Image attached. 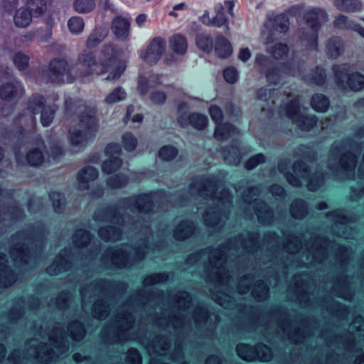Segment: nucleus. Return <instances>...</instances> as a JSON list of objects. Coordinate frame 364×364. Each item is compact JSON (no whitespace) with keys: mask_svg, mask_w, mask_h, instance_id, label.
<instances>
[{"mask_svg":"<svg viewBox=\"0 0 364 364\" xmlns=\"http://www.w3.org/2000/svg\"><path fill=\"white\" fill-rule=\"evenodd\" d=\"M13 60L16 68L19 70H23L27 68L29 58L27 55L18 53L14 55Z\"/></svg>","mask_w":364,"mask_h":364,"instance_id":"obj_40","label":"nucleus"},{"mask_svg":"<svg viewBox=\"0 0 364 364\" xmlns=\"http://www.w3.org/2000/svg\"><path fill=\"white\" fill-rule=\"evenodd\" d=\"M56 107L54 105H48L47 100L41 95H34L28 102V114L25 116L26 120H28L31 124L35 121L34 115L41 111V122L43 127H48L54 118V114Z\"/></svg>","mask_w":364,"mask_h":364,"instance_id":"obj_3","label":"nucleus"},{"mask_svg":"<svg viewBox=\"0 0 364 364\" xmlns=\"http://www.w3.org/2000/svg\"><path fill=\"white\" fill-rule=\"evenodd\" d=\"M223 155L225 161L230 164L237 165L241 161L240 152L237 149L232 148L231 151L226 153L224 150Z\"/></svg>","mask_w":364,"mask_h":364,"instance_id":"obj_34","label":"nucleus"},{"mask_svg":"<svg viewBox=\"0 0 364 364\" xmlns=\"http://www.w3.org/2000/svg\"><path fill=\"white\" fill-rule=\"evenodd\" d=\"M126 96L127 94L124 90L121 87H118L107 95L105 99V102L107 104L117 103L124 100L126 98Z\"/></svg>","mask_w":364,"mask_h":364,"instance_id":"obj_30","label":"nucleus"},{"mask_svg":"<svg viewBox=\"0 0 364 364\" xmlns=\"http://www.w3.org/2000/svg\"><path fill=\"white\" fill-rule=\"evenodd\" d=\"M309 31L303 33L302 41H306L310 48L316 47L317 31L323 22L327 20L326 13L319 8H310L304 14Z\"/></svg>","mask_w":364,"mask_h":364,"instance_id":"obj_4","label":"nucleus"},{"mask_svg":"<svg viewBox=\"0 0 364 364\" xmlns=\"http://www.w3.org/2000/svg\"><path fill=\"white\" fill-rule=\"evenodd\" d=\"M269 63V60L264 55H257L255 58V65L259 66L261 68H264L267 66Z\"/></svg>","mask_w":364,"mask_h":364,"instance_id":"obj_50","label":"nucleus"},{"mask_svg":"<svg viewBox=\"0 0 364 364\" xmlns=\"http://www.w3.org/2000/svg\"><path fill=\"white\" fill-rule=\"evenodd\" d=\"M280 71L278 69H274L272 70H269L266 73V77L267 80L270 83L277 84L279 82V75Z\"/></svg>","mask_w":364,"mask_h":364,"instance_id":"obj_47","label":"nucleus"},{"mask_svg":"<svg viewBox=\"0 0 364 364\" xmlns=\"http://www.w3.org/2000/svg\"><path fill=\"white\" fill-rule=\"evenodd\" d=\"M90 240V233L84 230L77 231L73 237V241L78 247L85 246Z\"/></svg>","mask_w":364,"mask_h":364,"instance_id":"obj_36","label":"nucleus"},{"mask_svg":"<svg viewBox=\"0 0 364 364\" xmlns=\"http://www.w3.org/2000/svg\"><path fill=\"white\" fill-rule=\"evenodd\" d=\"M340 164L344 170L354 169L356 164V158L353 154L349 153L341 158Z\"/></svg>","mask_w":364,"mask_h":364,"instance_id":"obj_37","label":"nucleus"},{"mask_svg":"<svg viewBox=\"0 0 364 364\" xmlns=\"http://www.w3.org/2000/svg\"><path fill=\"white\" fill-rule=\"evenodd\" d=\"M198 48L205 53H210L213 50V42L209 35L199 34L196 39Z\"/></svg>","mask_w":364,"mask_h":364,"instance_id":"obj_28","label":"nucleus"},{"mask_svg":"<svg viewBox=\"0 0 364 364\" xmlns=\"http://www.w3.org/2000/svg\"><path fill=\"white\" fill-rule=\"evenodd\" d=\"M250 57H251V52L249 48H245L240 49L239 54H238V58L240 60H242L243 62H246L247 60H248L250 59Z\"/></svg>","mask_w":364,"mask_h":364,"instance_id":"obj_52","label":"nucleus"},{"mask_svg":"<svg viewBox=\"0 0 364 364\" xmlns=\"http://www.w3.org/2000/svg\"><path fill=\"white\" fill-rule=\"evenodd\" d=\"M122 150L117 144H109L105 149V154L107 159L102 165V171L109 174L117 170L122 166V161L119 159Z\"/></svg>","mask_w":364,"mask_h":364,"instance_id":"obj_12","label":"nucleus"},{"mask_svg":"<svg viewBox=\"0 0 364 364\" xmlns=\"http://www.w3.org/2000/svg\"><path fill=\"white\" fill-rule=\"evenodd\" d=\"M333 70L338 80L341 82L346 80L351 90L358 91L363 87L364 77L358 73H353L348 76V70L346 68V65L334 66Z\"/></svg>","mask_w":364,"mask_h":364,"instance_id":"obj_13","label":"nucleus"},{"mask_svg":"<svg viewBox=\"0 0 364 364\" xmlns=\"http://www.w3.org/2000/svg\"><path fill=\"white\" fill-rule=\"evenodd\" d=\"M177 154V150L172 146H164L159 151V156L164 161L173 159Z\"/></svg>","mask_w":364,"mask_h":364,"instance_id":"obj_38","label":"nucleus"},{"mask_svg":"<svg viewBox=\"0 0 364 364\" xmlns=\"http://www.w3.org/2000/svg\"><path fill=\"white\" fill-rule=\"evenodd\" d=\"M131 353H132V354L134 355V364H141V357H140L138 351L136 350H132Z\"/></svg>","mask_w":364,"mask_h":364,"instance_id":"obj_56","label":"nucleus"},{"mask_svg":"<svg viewBox=\"0 0 364 364\" xmlns=\"http://www.w3.org/2000/svg\"><path fill=\"white\" fill-rule=\"evenodd\" d=\"M85 27L84 20L80 16H73L68 21V28L69 31L73 35L80 34Z\"/></svg>","mask_w":364,"mask_h":364,"instance_id":"obj_27","label":"nucleus"},{"mask_svg":"<svg viewBox=\"0 0 364 364\" xmlns=\"http://www.w3.org/2000/svg\"><path fill=\"white\" fill-rule=\"evenodd\" d=\"M299 9V6H294L291 9H289V12H295Z\"/></svg>","mask_w":364,"mask_h":364,"instance_id":"obj_64","label":"nucleus"},{"mask_svg":"<svg viewBox=\"0 0 364 364\" xmlns=\"http://www.w3.org/2000/svg\"><path fill=\"white\" fill-rule=\"evenodd\" d=\"M287 46L284 44L277 43L274 46V50L271 53L275 58H282L287 53Z\"/></svg>","mask_w":364,"mask_h":364,"instance_id":"obj_46","label":"nucleus"},{"mask_svg":"<svg viewBox=\"0 0 364 364\" xmlns=\"http://www.w3.org/2000/svg\"><path fill=\"white\" fill-rule=\"evenodd\" d=\"M95 107L88 108L80 119L78 129L73 128L69 132V139L73 146H81L92 139L98 131Z\"/></svg>","mask_w":364,"mask_h":364,"instance_id":"obj_2","label":"nucleus"},{"mask_svg":"<svg viewBox=\"0 0 364 364\" xmlns=\"http://www.w3.org/2000/svg\"><path fill=\"white\" fill-rule=\"evenodd\" d=\"M328 54L331 58H337L343 52V44L338 38L331 39L328 41Z\"/></svg>","mask_w":364,"mask_h":364,"instance_id":"obj_32","label":"nucleus"},{"mask_svg":"<svg viewBox=\"0 0 364 364\" xmlns=\"http://www.w3.org/2000/svg\"><path fill=\"white\" fill-rule=\"evenodd\" d=\"M324 80V75H323V70H319V75H318V77H314V81L315 83L319 85V84H321L322 82Z\"/></svg>","mask_w":364,"mask_h":364,"instance_id":"obj_57","label":"nucleus"},{"mask_svg":"<svg viewBox=\"0 0 364 364\" xmlns=\"http://www.w3.org/2000/svg\"><path fill=\"white\" fill-rule=\"evenodd\" d=\"M186 9L187 6L184 3L176 4L173 7V10L168 13V15L173 17H178L179 16L178 11H185Z\"/></svg>","mask_w":364,"mask_h":364,"instance_id":"obj_51","label":"nucleus"},{"mask_svg":"<svg viewBox=\"0 0 364 364\" xmlns=\"http://www.w3.org/2000/svg\"><path fill=\"white\" fill-rule=\"evenodd\" d=\"M232 52L230 42L224 37L220 36L217 38L215 53L218 57L225 58L229 57Z\"/></svg>","mask_w":364,"mask_h":364,"instance_id":"obj_23","label":"nucleus"},{"mask_svg":"<svg viewBox=\"0 0 364 364\" xmlns=\"http://www.w3.org/2000/svg\"><path fill=\"white\" fill-rule=\"evenodd\" d=\"M166 60V62L167 63H171L172 62H173V61H174L173 58L172 56H171V58H166V60Z\"/></svg>","mask_w":364,"mask_h":364,"instance_id":"obj_63","label":"nucleus"},{"mask_svg":"<svg viewBox=\"0 0 364 364\" xmlns=\"http://www.w3.org/2000/svg\"><path fill=\"white\" fill-rule=\"evenodd\" d=\"M73 7L77 13H88L95 7V0H75Z\"/></svg>","mask_w":364,"mask_h":364,"instance_id":"obj_29","label":"nucleus"},{"mask_svg":"<svg viewBox=\"0 0 364 364\" xmlns=\"http://www.w3.org/2000/svg\"><path fill=\"white\" fill-rule=\"evenodd\" d=\"M27 161L31 166H37L41 165L43 161L41 151L37 149H32L27 155Z\"/></svg>","mask_w":364,"mask_h":364,"instance_id":"obj_35","label":"nucleus"},{"mask_svg":"<svg viewBox=\"0 0 364 364\" xmlns=\"http://www.w3.org/2000/svg\"><path fill=\"white\" fill-rule=\"evenodd\" d=\"M334 6L340 11L356 12L361 9L362 4L358 0H335Z\"/></svg>","mask_w":364,"mask_h":364,"instance_id":"obj_21","label":"nucleus"},{"mask_svg":"<svg viewBox=\"0 0 364 364\" xmlns=\"http://www.w3.org/2000/svg\"><path fill=\"white\" fill-rule=\"evenodd\" d=\"M166 47V41L161 37H156L140 51V58L149 64L156 63L165 53Z\"/></svg>","mask_w":364,"mask_h":364,"instance_id":"obj_11","label":"nucleus"},{"mask_svg":"<svg viewBox=\"0 0 364 364\" xmlns=\"http://www.w3.org/2000/svg\"><path fill=\"white\" fill-rule=\"evenodd\" d=\"M289 105L281 108V112L292 120H295L303 130H309L316 123L314 116L305 115V109H301L297 98L289 99Z\"/></svg>","mask_w":364,"mask_h":364,"instance_id":"obj_6","label":"nucleus"},{"mask_svg":"<svg viewBox=\"0 0 364 364\" xmlns=\"http://www.w3.org/2000/svg\"><path fill=\"white\" fill-rule=\"evenodd\" d=\"M142 119H143V117H142V115H141V114H136V115H134V116L133 117V118H132V120L134 122H141L142 121Z\"/></svg>","mask_w":364,"mask_h":364,"instance_id":"obj_61","label":"nucleus"},{"mask_svg":"<svg viewBox=\"0 0 364 364\" xmlns=\"http://www.w3.org/2000/svg\"><path fill=\"white\" fill-rule=\"evenodd\" d=\"M6 355V348L4 345L0 344V361L5 357Z\"/></svg>","mask_w":364,"mask_h":364,"instance_id":"obj_60","label":"nucleus"},{"mask_svg":"<svg viewBox=\"0 0 364 364\" xmlns=\"http://www.w3.org/2000/svg\"><path fill=\"white\" fill-rule=\"evenodd\" d=\"M122 144L127 151H132L137 145L136 138L130 132L124 133L122 136Z\"/></svg>","mask_w":364,"mask_h":364,"instance_id":"obj_33","label":"nucleus"},{"mask_svg":"<svg viewBox=\"0 0 364 364\" xmlns=\"http://www.w3.org/2000/svg\"><path fill=\"white\" fill-rule=\"evenodd\" d=\"M7 261L5 259V256H0V271H3L6 267Z\"/></svg>","mask_w":364,"mask_h":364,"instance_id":"obj_59","label":"nucleus"},{"mask_svg":"<svg viewBox=\"0 0 364 364\" xmlns=\"http://www.w3.org/2000/svg\"><path fill=\"white\" fill-rule=\"evenodd\" d=\"M146 196H144L139 198L136 203V208L141 213H146L151 207L150 201L146 200Z\"/></svg>","mask_w":364,"mask_h":364,"instance_id":"obj_43","label":"nucleus"},{"mask_svg":"<svg viewBox=\"0 0 364 364\" xmlns=\"http://www.w3.org/2000/svg\"><path fill=\"white\" fill-rule=\"evenodd\" d=\"M334 25L340 28L352 29L364 38V28L357 23L349 22L348 18L345 16H338L334 21Z\"/></svg>","mask_w":364,"mask_h":364,"instance_id":"obj_22","label":"nucleus"},{"mask_svg":"<svg viewBox=\"0 0 364 364\" xmlns=\"http://www.w3.org/2000/svg\"><path fill=\"white\" fill-rule=\"evenodd\" d=\"M271 192L273 194L282 196L284 193V189L279 186H272L270 188Z\"/></svg>","mask_w":364,"mask_h":364,"instance_id":"obj_55","label":"nucleus"},{"mask_svg":"<svg viewBox=\"0 0 364 364\" xmlns=\"http://www.w3.org/2000/svg\"><path fill=\"white\" fill-rule=\"evenodd\" d=\"M50 198L53 203V206L55 213H60L61 206L65 203V198L58 192H52L50 193Z\"/></svg>","mask_w":364,"mask_h":364,"instance_id":"obj_39","label":"nucleus"},{"mask_svg":"<svg viewBox=\"0 0 364 364\" xmlns=\"http://www.w3.org/2000/svg\"><path fill=\"white\" fill-rule=\"evenodd\" d=\"M64 269L63 263L58 264L55 261L50 266L47 268V272L51 275L59 274Z\"/></svg>","mask_w":364,"mask_h":364,"instance_id":"obj_48","label":"nucleus"},{"mask_svg":"<svg viewBox=\"0 0 364 364\" xmlns=\"http://www.w3.org/2000/svg\"><path fill=\"white\" fill-rule=\"evenodd\" d=\"M264 161V156L263 154H257L250 159L246 163V168L251 170L255 168L258 164Z\"/></svg>","mask_w":364,"mask_h":364,"instance_id":"obj_44","label":"nucleus"},{"mask_svg":"<svg viewBox=\"0 0 364 364\" xmlns=\"http://www.w3.org/2000/svg\"><path fill=\"white\" fill-rule=\"evenodd\" d=\"M98 176V171L96 168L88 166L82 169L77 176V181L80 188L85 189L87 188V183L93 181Z\"/></svg>","mask_w":364,"mask_h":364,"instance_id":"obj_20","label":"nucleus"},{"mask_svg":"<svg viewBox=\"0 0 364 364\" xmlns=\"http://www.w3.org/2000/svg\"><path fill=\"white\" fill-rule=\"evenodd\" d=\"M237 355L247 361L260 360L267 362L271 360L272 354L271 349L264 345L259 344L253 347L240 343L237 346Z\"/></svg>","mask_w":364,"mask_h":364,"instance_id":"obj_8","label":"nucleus"},{"mask_svg":"<svg viewBox=\"0 0 364 364\" xmlns=\"http://www.w3.org/2000/svg\"><path fill=\"white\" fill-rule=\"evenodd\" d=\"M108 35V30L103 27H96L86 40V47L94 48L102 42Z\"/></svg>","mask_w":364,"mask_h":364,"instance_id":"obj_18","label":"nucleus"},{"mask_svg":"<svg viewBox=\"0 0 364 364\" xmlns=\"http://www.w3.org/2000/svg\"><path fill=\"white\" fill-rule=\"evenodd\" d=\"M120 50L112 43L105 44L97 55L84 50L77 56L76 68H70L63 59L53 60L46 71L48 80L54 83L72 82L77 77L100 76L109 73L107 80H116L126 69L124 60H119Z\"/></svg>","mask_w":364,"mask_h":364,"instance_id":"obj_1","label":"nucleus"},{"mask_svg":"<svg viewBox=\"0 0 364 364\" xmlns=\"http://www.w3.org/2000/svg\"><path fill=\"white\" fill-rule=\"evenodd\" d=\"M234 4L231 1H225L224 5L218 4L215 6V16L211 18L209 13L205 11L200 17L201 22L208 26L221 27L225 26V28L229 30L228 19L227 14L233 16Z\"/></svg>","mask_w":364,"mask_h":364,"instance_id":"obj_7","label":"nucleus"},{"mask_svg":"<svg viewBox=\"0 0 364 364\" xmlns=\"http://www.w3.org/2000/svg\"><path fill=\"white\" fill-rule=\"evenodd\" d=\"M193 232V225L191 222L183 221L174 230L173 236L178 240L188 238Z\"/></svg>","mask_w":364,"mask_h":364,"instance_id":"obj_24","label":"nucleus"},{"mask_svg":"<svg viewBox=\"0 0 364 364\" xmlns=\"http://www.w3.org/2000/svg\"><path fill=\"white\" fill-rule=\"evenodd\" d=\"M162 75L151 74L148 77H139L137 90L141 95H145L153 88L157 87L163 84Z\"/></svg>","mask_w":364,"mask_h":364,"instance_id":"obj_15","label":"nucleus"},{"mask_svg":"<svg viewBox=\"0 0 364 364\" xmlns=\"http://www.w3.org/2000/svg\"><path fill=\"white\" fill-rule=\"evenodd\" d=\"M134 112V107L133 106H129L127 107V116H126V118L127 119H129L131 114H132V112Z\"/></svg>","mask_w":364,"mask_h":364,"instance_id":"obj_62","label":"nucleus"},{"mask_svg":"<svg viewBox=\"0 0 364 364\" xmlns=\"http://www.w3.org/2000/svg\"><path fill=\"white\" fill-rule=\"evenodd\" d=\"M127 182V178L125 176L116 175L109 178L107 185L112 188H118L125 185Z\"/></svg>","mask_w":364,"mask_h":364,"instance_id":"obj_41","label":"nucleus"},{"mask_svg":"<svg viewBox=\"0 0 364 364\" xmlns=\"http://www.w3.org/2000/svg\"><path fill=\"white\" fill-rule=\"evenodd\" d=\"M267 18L270 25L277 31L285 32L289 28V20L284 14H267Z\"/></svg>","mask_w":364,"mask_h":364,"instance_id":"obj_17","label":"nucleus"},{"mask_svg":"<svg viewBox=\"0 0 364 364\" xmlns=\"http://www.w3.org/2000/svg\"><path fill=\"white\" fill-rule=\"evenodd\" d=\"M272 96L271 90L262 88L257 91V99L258 100L266 102Z\"/></svg>","mask_w":364,"mask_h":364,"instance_id":"obj_49","label":"nucleus"},{"mask_svg":"<svg viewBox=\"0 0 364 364\" xmlns=\"http://www.w3.org/2000/svg\"><path fill=\"white\" fill-rule=\"evenodd\" d=\"M188 106L183 103L178 105L176 119L181 127H187L191 125L195 129H203L208 124L206 116L198 113L188 114Z\"/></svg>","mask_w":364,"mask_h":364,"instance_id":"obj_9","label":"nucleus"},{"mask_svg":"<svg viewBox=\"0 0 364 364\" xmlns=\"http://www.w3.org/2000/svg\"><path fill=\"white\" fill-rule=\"evenodd\" d=\"M24 92L23 87L18 81L6 83L0 87V97L3 100L9 101L21 96Z\"/></svg>","mask_w":364,"mask_h":364,"instance_id":"obj_16","label":"nucleus"},{"mask_svg":"<svg viewBox=\"0 0 364 364\" xmlns=\"http://www.w3.org/2000/svg\"><path fill=\"white\" fill-rule=\"evenodd\" d=\"M294 172L296 174V176L288 173H284L285 177L288 182L294 186H300L301 185V181L299 176H302L303 175L300 173V170L302 169L304 171L306 170V168L304 167V164L301 162H296L294 165Z\"/></svg>","mask_w":364,"mask_h":364,"instance_id":"obj_25","label":"nucleus"},{"mask_svg":"<svg viewBox=\"0 0 364 364\" xmlns=\"http://www.w3.org/2000/svg\"><path fill=\"white\" fill-rule=\"evenodd\" d=\"M329 105L328 100L323 95H316L311 100V106L317 112H325Z\"/></svg>","mask_w":364,"mask_h":364,"instance_id":"obj_31","label":"nucleus"},{"mask_svg":"<svg viewBox=\"0 0 364 364\" xmlns=\"http://www.w3.org/2000/svg\"><path fill=\"white\" fill-rule=\"evenodd\" d=\"M131 18L129 16H119L112 20V31L119 40L127 41L130 35Z\"/></svg>","mask_w":364,"mask_h":364,"instance_id":"obj_14","label":"nucleus"},{"mask_svg":"<svg viewBox=\"0 0 364 364\" xmlns=\"http://www.w3.org/2000/svg\"><path fill=\"white\" fill-rule=\"evenodd\" d=\"M225 81L228 83H235L238 79V73L234 68H228L223 72Z\"/></svg>","mask_w":364,"mask_h":364,"instance_id":"obj_42","label":"nucleus"},{"mask_svg":"<svg viewBox=\"0 0 364 364\" xmlns=\"http://www.w3.org/2000/svg\"><path fill=\"white\" fill-rule=\"evenodd\" d=\"M52 0H25L27 8L18 9L14 16V21L17 27H27L31 22L33 16H39L46 9V4Z\"/></svg>","mask_w":364,"mask_h":364,"instance_id":"obj_5","label":"nucleus"},{"mask_svg":"<svg viewBox=\"0 0 364 364\" xmlns=\"http://www.w3.org/2000/svg\"><path fill=\"white\" fill-rule=\"evenodd\" d=\"M159 277H160V275H159V274L152 275L151 277H150V278L146 279L145 281H144V283L146 284H149V283L159 282L161 281V279L159 278Z\"/></svg>","mask_w":364,"mask_h":364,"instance_id":"obj_54","label":"nucleus"},{"mask_svg":"<svg viewBox=\"0 0 364 364\" xmlns=\"http://www.w3.org/2000/svg\"><path fill=\"white\" fill-rule=\"evenodd\" d=\"M168 44L170 49L176 55H183L187 51V41L181 34L172 36L168 40Z\"/></svg>","mask_w":364,"mask_h":364,"instance_id":"obj_19","label":"nucleus"},{"mask_svg":"<svg viewBox=\"0 0 364 364\" xmlns=\"http://www.w3.org/2000/svg\"><path fill=\"white\" fill-rule=\"evenodd\" d=\"M146 21V16L144 14H140L137 16L136 18V23L137 26L140 28L144 26V24Z\"/></svg>","mask_w":364,"mask_h":364,"instance_id":"obj_53","label":"nucleus"},{"mask_svg":"<svg viewBox=\"0 0 364 364\" xmlns=\"http://www.w3.org/2000/svg\"><path fill=\"white\" fill-rule=\"evenodd\" d=\"M206 364H220V361L217 357L210 356L206 360Z\"/></svg>","mask_w":364,"mask_h":364,"instance_id":"obj_58","label":"nucleus"},{"mask_svg":"<svg viewBox=\"0 0 364 364\" xmlns=\"http://www.w3.org/2000/svg\"><path fill=\"white\" fill-rule=\"evenodd\" d=\"M101 239L105 241H115L120 239L121 232L115 227L101 228L99 230Z\"/></svg>","mask_w":364,"mask_h":364,"instance_id":"obj_26","label":"nucleus"},{"mask_svg":"<svg viewBox=\"0 0 364 364\" xmlns=\"http://www.w3.org/2000/svg\"><path fill=\"white\" fill-rule=\"evenodd\" d=\"M166 99V94L161 91H154L151 93L150 100L156 105H162Z\"/></svg>","mask_w":364,"mask_h":364,"instance_id":"obj_45","label":"nucleus"},{"mask_svg":"<svg viewBox=\"0 0 364 364\" xmlns=\"http://www.w3.org/2000/svg\"><path fill=\"white\" fill-rule=\"evenodd\" d=\"M209 113L213 121L216 124L215 137L216 139L222 141L229 137L238 134V130L229 124H222L223 112L221 109L215 105L210 106Z\"/></svg>","mask_w":364,"mask_h":364,"instance_id":"obj_10","label":"nucleus"}]
</instances>
